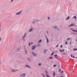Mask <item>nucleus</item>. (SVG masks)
Instances as JSON below:
<instances>
[{
    "mask_svg": "<svg viewBox=\"0 0 77 77\" xmlns=\"http://www.w3.org/2000/svg\"><path fill=\"white\" fill-rule=\"evenodd\" d=\"M20 77H25L26 76V74L25 73H23L20 75Z\"/></svg>",
    "mask_w": 77,
    "mask_h": 77,
    "instance_id": "f257e3e1",
    "label": "nucleus"
},
{
    "mask_svg": "<svg viewBox=\"0 0 77 77\" xmlns=\"http://www.w3.org/2000/svg\"><path fill=\"white\" fill-rule=\"evenodd\" d=\"M21 12H22V11H20L19 12L17 13L16 14V15H20L21 14Z\"/></svg>",
    "mask_w": 77,
    "mask_h": 77,
    "instance_id": "f03ea898",
    "label": "nucleus"
},
{
    "mask_svg": "<svg viewBox=\"0 0 77 77\" xmlns=\"http://www.w3.org/2000/svg\"><path fill=\"white\" fill-rule=\"evenodd\" d=\"M32 47H33L32 48V50H34V49H35V48H36V47H37V46H36H36L33 45L32 46Z\"/></svg>",
    "mask_w": 77,
    "mask_h": 77,
    "instance_id": "7ed1b4c3",
    "label": "nucleus"
},
{
    "mask_svg": "<svg viewBox=\"0 0 77 77\" xmlns=\"http://www.w3.org/2000/svg\"><path fill=\"white\" fill-rule=\"evenodd\" d=\"M53 76L54 77H55L56 75V73H55V72H53Z\"/></svg>",
    "mask_w": 77,
    "mask_h": 77,
    "instance_id": "20e7f679",
    "label": "nucleus"
},
{
    "mask_svg": "<svg viewBox=\"0 0 77 77\" xmlns=\"http://www.w3.org/2000/svg\"><path fill=\"white\" fill-rule=\"evenodd\" d=\"M32 54H33V56H36V54L33 52H32Z\"/></svg>",
    "mask_w": 77,
    "mask_h": 77,
    "instance_id": "39448f33",
    "label": "nucleus"
},
{
    "mask_svg": "<svg viewBox=\"0 0 77 77\" xmlns=\"http://www.w3.org/2000/svg\"><path fill=\"white\" fill-rule=\"evenodd\" d=\"M26 33H25V35L24 36H23L22 37L23 39H24V38L25 37H26Z\"/></svg>",
    "mask_w": 77,
    "mask_h": 77,
    "instance_id": "423d86ee",
    "label": "nucleus"
},
{
    "mask_svg": "<svg viewBox=\"0 0 77 77\" xmlns=\"http://www.w3.org/2000/svg\"><path fill=\"white\" fill-rule=\"evenodd\" d=\"M18 70H15V69H12V72H16V71H17Z\"/></svg>",
    "mask_w": 77,
    "mask_h": 77,
    "instance_id": "0eeeda50",
    "label": "nucleus"
},
{
    "mask_svg": "<svg viewBox=\"0 0 77 77\" xmlns=\"http://www.w3.org/2000/svg\"><path fill=\"white\" fill-rule=\"evenodd\" d=\"M74 25H75L74 24H71L69 25V26L68 27H71V26H74Z\"/></svg>",
    "mask_w": 77,
    "mask_h": 77,
    "instance_id": "6e6552de",
    "label": "nucleus"
},
{
    "mask_svg": "<svg viewBox=\"0 0 77 77\" xmlns=\"http://www.w3.org/2000/svg\"><path fill=\"white\" fill-rule=\"evenodd\" d=\"M33 29V28H32L30 29L29 30V32H32V30Z\"/></svg>",
    "mask_w": 77,
    "mask_h": 77,
    "instance_id": "1a4fd4ad",
    "label": "nucleus"
},
{
    "mask_svg": "<svg viewBox=\"0 0 77 77\" xmlns=\"http://www.w3.org/2000/svg\"><path fill=\"white\" fill-rule=\"evenodd\" d=\"M47 51H48V50L46 49L44 50V53H46V52H47Z\"/></svg>",
    "mask_w": 77,
    "mask_h": 77,
    "instance_id": "9d476101",
    "label": "nucleus"
},
{
    "mask_svg": "<svg viewBox=\"0 0 77 77\" xmlns=\"http://www.w3.org/2000/svg\"><path fill=\"white\" fill-rule=\"evenodd\" d=\"M39 20H35L33 21V22L35 23V22H38Z\"/></svg>",
    "mask_w": 77,
    "mask_h": 77,
    "instance_id": "9b49d317",
    "label": "nucleus"
},
{
    "mask_svg": "<svg viewBox=\"0 0 77 77\" xmlns=\"http://www.w3.org/2000/svg\"><path fill=\"white\" fill-rule=\"evenodd\" d=\"M69 18H70V17L69 16L67 17V18H66V20H69Z\"/></svg>",
    "mask_w": 77,
    "mask_h": 77,
    "instance_id": "f8f14e48",
    "label": "nucleus"
},
{
    "mask_svg": "<svg viewBox=\"0 0 77 77\" xmlns=\"http://www.w3.org/2000/svg\"><path fill=\"white\" fill-rule=\"evenodd\" d=\"M64 50H63L62 51V50H59V51L60 52H62V51H64Z\"/></svg>",
    "mask_w": 77,
    "mask_h": 77,
    "instance_id": "ddd939ff",
    "label": "nucleus"
},
{
    "mask_svg": "<svg viewBox=\"0 0 77 77\" xmlns=\"http://www.w3.org/2000/svg\"><path fill=\"white\" fill-rule=\"evenodd\" d=\"M26 67H28V68H30V66H29L27 65H26Z\"/></svg>",
    "mask_w": 77,
    "mask_h": 77,
    "instance_id": "4468645a",
    "label": "nucleus"
},
{
    "mask_svg": "<svg viewBox=\"0 0 77 77\" xmlns=\"http://www.w3.org/2000/svg\"><path fill=\"white\" fill-rule=\"evenodd\" d=\"M54 56H55V58H56V59H57V57H56V56H57V55H55Z\"/></svg>",
    "mask_w": 77,
    "mask_h": 77,
    "instance_id": "2eb2a0df",
    "label": "nucleus"
},
{
    "mask_svg": "<svg viewBox=\"0 0 77 77\" xmlns=\"http://www.w3.org/2000/svg\"><path fill=\"white\" fill-rule=\"evenodd\" d=\"M46 38H47V42H49V41H48V38H47V37H46Z\"/></svg>",
    "mask_w": 77,
    "mask_h": 77,
    "instance_id": "dca6fc26",
    "label": "nucleus"
},
{
    "mask_svg": "<svg viewBox=\"0 0 77 77\" xmlns=\"http://www.w3.org/2000/svg\"><path fill=\"white\" fill-rule=\"evenodd\" d=\"M72 30L73 31V32H75V30L74 29H72Z\"/></svg>",
    "mask_w": 77,
    "mask_h": 77,
    "instance_id": "f3484780",
    "label": "nucleus"
},
{
    "mask_svg": "<svg viewBox=\"0 0 77 77\" xmlns=\"http://www.w3.org/2000/svg\"><path fill=\"white\" fill-rule=\"evenodd\" d=\"M73 50L74 51H76L77 50V48L74 49H73Z\"/></svg>",
    "mask_w": 77,
    "mask_h": 77,
    "instance_id": "a211bd4d",
    "label": "nucleus"
},
{
    "mask_svg": "<svg viewBox=\"0 0 77 77\" xmlns=\"http://www.w3.org/2000/svg\"><path fill=\"white\" fill-rule=\"evenodd\" d=\"M53 54H54V52H53V53H52V54H51V56H53Z\"/></svg>",
    "mask_w": 77,
    "mask_h": 77,
    "instance_id": "6ab92c4d",
    "label": "nucleus"
},
{
    "mask_svg": "<svg viewBox=\"0 0 77 77\" xmlns=\"http://www.w3.org/2000/svg\"><path fill=\"white\" fill-rule=\"evenodd\" d=\"M41 41H42V39H40V40L39 41V42H41Z\"/></svg>",
    "mask_w": 77,
    "mask_h": 77,
    "instance_id": "aec40b11",
    "label": "nucleus"
},
{
    "mask_svg": "<svg viewBox=\"0 0 77 77\" xmlns=\"http://www.w3.org/2000/svg\"><path fill=\"white\" fill-rule=\"evenodd\" d=\"M29 46H30V42H29Z\"/></svg>",
    "mask_w": 77,
    "mask_h": 77,
    "instance_id": "412c9836",
    "label": "nucleus"
},
{
    "mask_svg": "<svg viewBox=\"0 0 77 77\" xmlns=\"http://www.w3.org/2000/svg\"><path fill=\"white\" fill-rule=\"evenodd\" d=\"M42 75H43L44 76V77H45V75H44V74H42Z\"/></svg>",
    "mask_w": 77,
    "mask_h": 77,
    "instance_id": "4be33fe9",
    "label": "nucleus"
},
{
    "mask_svg": "<svg viewBox=\"0 0 77 77\" xmlns=\"http://www.w3.org/2000/svg\"><path fill=\"white\" fill-rule=\"evenodd\" d=\"M74 18H75V19H76V16H74Z\"/></svg>",
    "mask_w": 77,
    "mask_h": 77,
    "instance_id": "5701e85b",
    "label": "nucleus"
},
{
    "mask_svg": "<svg viewBox=\"0 0 77 77\" xmlns=\"http://www.w3.org/2000/svg\"><path fill=\"white\" fill-rule=\"evenodd\" d=\"M63 71H62L61 72V74H62V73H63Z\"/></svg>",
    "mask_w": 77,
    "mask_h": 77,
    "instance_id": "b1692460",
    "label": "nucleus"
},
{
    "mask_svg": "<svg viewBox=\"0 0 77 77\" xmlns=\"http://www.w3.org/2000/svg\"><path fill=\"white\" fill-rule=\"evenodd\" d=\"M54 28L55 29H57V27H56V26H54Z\"/></svg>",
    "mask_w": 77,
    "mask_h": 77,
    "instance_id": "393cba45",
    "label": "nucleus"
},
{
    "mask_svg": "<svg viewBox=\"0 0 77 77\" xmlns=\"http://www.w3.org/2000/svg\"><path fill=\"white\" fill-rule=\"evenodd\" d=\"M59 45H57L56 46V47L57 48V47H58V46Z\"/></svg>",
    "mask_w": 77,
    "mask_h": 77,
    "instance_id": "a878e982",
    "label": "nucleus"
},
{
    "mask_svg": "<svg viewBox=\"0 0 77 77\" xmlns=\"http://www.w3.org/2000/svg\"><path fill=\"white\" fill-rule=\"evenodd\" d=\"M1 40H2V38L0 37V41H1Z\"/></svg>",
    "mask_w": 77,
    "mask_h": 77,
    "instance_id": "bb28decb",
    "label": "nucleus"
},
{
    "mask_svg": "<svg viewBox=\"0 0 77 77\" xmlns=\"http://www.w3.org/2000/svg\"><path fill=\"white\" fill-rule=\"evenodd\" d=\"M40 46H41V45H38V47H40Z\"/></svg>",
    "mask_w": 77,
    "mask_h": 77,
    "instance_id": "cd10ccee",
    "label": "nucleus"
},
{
    "mask_svg": "<svg viewBox=\"0 0 77 77\" xmlns=\"http://www.w3.org/2000/svg\"><path fill=\"white\" fill-rule=\"evenodd\" d=\"M68 44V42H66V44Z\"/></svg>",
    "mask_w": 77,
    "mask_h": 77,
    "instance_id": "c85d7f7f",
    "label": "nucleus"
},
{
    "mask_svg": "<svg viewBox=\"0 0 77 77\" xmlns=\"http://www.w3.org/2000/svg\"><path fill=\"white\" fill-rule=\"evenodd\" d=\"M56 65H54V67H55V66H56Z\"/></svg>",
    "mask_w": 77,
    "mask_h": 77,
    "instance_id": "c756f323",
    "label": "nucleus"
},
{
    "mask_svg": "<svg viewBox=\"0 0 77 77\" xmlns=\"http://www.w3.org/2000/svg\"><path fill=\"white\" fill-rule=\"evenodd\" d=\"M70 39V38H69L67 39V40H69Z\"/></svg>",
    "mask_w": 77,
    "mask_h": 77,
    "instance_id": "7c9ffc66",
    "label": "nucleus"
},
{
    "mask_svg": "<svg viewBox=\"0 0 77 77\" xmlns=\"http://www.w3.org/2000/svg\"><path fill=\"white\" fill-rule=\"evenodd\" d=\"M52 58V57H51L49 58V59H51Z\"/></svg>",
    "mask_w": 77,
    "mask_h": 77,
    "instance_id": "2f4dec72",
    "label": "nucleus"
},
{
    "mask_svg": "<svg viewBox=\"0 0 77 77\" xmlns=\"http://www.w3.org/2000/svg\"><path fill=\"white\" fill-rule=\"evenodd\" d=\"M63 46H62V45H61V48H62V47H63Z\"/></svg>",
    "mask_w": 77,
    "mask_h": 77,
    "instance_id": "473e14b6",
    "label": "nucleus"
},
{
    "mask_svg": "<svg viewBox=\"0 0 77 77\" xmlns=\"http://www.w3.org/2000/svg\"><path fill=\"white\" fill-rule=\"evenodd\" d=\"M38 65H41V63H39L38 64Z\"/></svg>",
    "mask_w": 77,
    "mask_h": 77,
    "instance_id": "72a5a7b5",
    "label": "nucleus"
},
{
    "mask_svg": "<svg viewBox=\"0 0 77 77\" xmlns=\"http://www.w3.org/2000/svg\"><path fill=\"white\" fill-rule=\"evenodd\" d=\"M48 20H50V17H48Z\"/></svg>",
    "mask_w": 77,
    "mask_h": 77,
    "instance_id": "f704fd0d",
    "label": "nucleus"
},
{
    "mask_svg": "<svg viewBox=\"0 0 77 77\" xmlns=\"http://www.w3.org/2000/svg\"><path fill=\"white\" fill-rule=\"evenodd\" d=\"M47 73V74H48V72L47 71H45Z\"/></svg>",
    "mask_w": 77,
    "mask_h": 77,
    "instance_id": "c9c22d12",
    "label": "nucleus"
},
{
    "mask_svg": "<svg viewBox=\"0 0 77 77\" xmlns=\"http://www.w3.org/2000/svg\"><path fill=\"white\" fill-rule=\"evenodd\" d=\"M72 55H71V57H72Z\"/></svg>",
    "mask_w": 77,
    "mask_h": 77,
    "instance_id": "e433bc0d",
    "label": "nucleus"
},
{
    "mask_svg": "<svg viewBox=\"0 0 77 77\" xmlns=\"http://www.w3.org/2000/svg\"><path fill=\"white\" fill-rule=\"evenodd\" d=\"M73 59H74L75 58V57H74V56L73 57Z\"/></svg>",
    "mask_w": 77,
    "mask_h": 77,
    "instance_id": "4c0bfd02",
    "label": "nucleus"
},
{
    "mask_svg": "<svg viewBox=\"0 0 77 77\" xmlns=\"http://www.w3.org/2000/svg\"><path fill=\"white\" fill-rule=\"evenodd\" d=\"M31 44H33V42H31Z\"/></svg>",
    "mask_w": 77,
    "mask_h": 77,
    "instance_id": "58836bf2",
    "label": "nucleus"
},
{
    "mask_svg": "<svg viewBox=\"0 0 77 77\" xmlns=\"http://www.w3.org/2000/svg\"><path fill=\"white\" fill-rule=\"evenodd\" d=\"M28 60H29V61H30V59L29 58H28Z\"/></svg>",
    "mask_w": 77,
    "mask_h": 77,
    "instance_id": "ea45409f",
    "label": "nucleus"
},
{
    "mask_svg": "<svg viewBox=\"0 0 77 77\" xmlns=\"http://www.w3.org/2000/svg\"><path fill=\"white\" fill-rule=\"evenodd\" d=\"M59 71H60V72L61 71V69H60L59 70Z\"/></svg>",
    "mask_w": 77,
    "mask_h": 77,
    "instance_id": "a19ab883",
    "label": "nucleus"
},
{
    "mask_svg": "<svg viewBox=\"0 0 77 77\" xmlns=\"http://www.w3.org/2000/svg\"><path fill=\"white\" fill-rule=\"evenodd\" d=\"M69 44H71V42H70Z\"/></svg>",
    "mask_w": 77,
    "mask_h": 77,
    "instance_id": "79ce46f5",
    "label": "nucleus"
},
{
    "mask_svg": "<svg viewBox=\"0 0 77 77\" xmlns=\"http://www.w3.org/2000/svg\"><path fill=\"white\" fill-rule=\"evenodd\" d=\"M13 1H14V0H12L11 2H13Z\"/></svg>",
    "mask_w": 77,
    "mask_h": 77,
    "instance_id": "37998d69",
    "label": "nucleus"
},
{
    "mask_svg": "<svg viewBox=\"0 0 77 77\" xmlns=\"http://www.w3.org/2000/svg\"><path fill=\"white\" fill-rule=\"evenodd\" d=\"M63 54H65V53H63Z\"/></svg>",
    "mask_w": 77,
    "mask_h": 77,
    "instance_id": "c03bdc74",
    "label": "nucleus"
},
{
    "mask_svg": "<svg viewBox=\"0 0 77 77\" xmlns=\"http://www.w3.org/2000/svg\"><path fill=\"white\" fill-rule=\"evenodd\" d=\"M75 32H77V30H75Z\"/></svg>",
    "mask_w": 77,
    "mask_h": 77,
    "instance_id": "a18cd8bd",
    "label": "nucleus"
},
{
    "mask_svg": "<svg viewBox=\"0 0 77 77\" xmlns=\"http://www.w3.org/2000/svg\"><path fill=\"white\" fill-rule=\"evenodd\" d=\"M26 51V53H27V51Z\"/></svg>",
    "mask_w": 77,
    "mask_h": 77,
    "instance_id": "49530a36",
    "label": "nucleus"
},
{
    "mask_svg": "<svg viewBox=\"0 0 77 77\" xmlns=\"http://www.w3.org/2000/svg\"><path fill=\"white\" fill-rule=\"evenodd\" d=\"M72 72H73V73H74V72L73 71Z\"/></svg>",
    "mask_w": 77,
    "mask_h": 77,
    "instance_id": "de8ad7c7",
    "label": "nucleus"
},
{
    "mask_svg": "<svg viewBox=\"0 0 77 77\" xmlns=\"http://www.w3.org/2000/svg\"><path fill=\"white\" fill-rule=\"evenodd\" d=\"M60 77H63V76H60Z\"/></svg>",
    "mask_w": 77,
    "mask_h": 77,
    "instance_id": "09e8293b",
    "label": "nucleus"
},
{
    "mask_svg": "<svg viewBox=\"0 0 77 77\" xmlns=\"http://www.w3.org/2000/svg\"><path fill=\"white\" fill-rule=\"evenodd\" d=\"M39 42H38V44H39Z\"/></svg>",
    "mask_w": 77,
    "mask_h": 77,
    "instance_id": "8fccbe9b",
    "label": "nucleus"
},
{
    "mask_svg": "<svg viewBox=\"0 0 77 77\" xmlns=\"http://www.w3.org/2000/svg\"><path fill=\"white\" fill-rule=\"evenodd\" d=\"M47 32L48 33V32Z\"/></svg>",
    "mask_w": 77,
    "mask_h": 77,
    "instance_id": "3c124183",
    "label": "nucleus"
},
{
    "mask_svg": "<svg viewBox=\"0 0 77 77\" xmlns=\"http://www.w3.org/2000/svg\"><path fill=\"white\" fill-rule=\"evenodd\" d=\"M76 30H77V28H76Z\"/></svg>",
    "mask_w": 77,
    "mask_h": 77,
    "instance_id": "603ef678",
    "label": "nucleus"
}]
</instances>
